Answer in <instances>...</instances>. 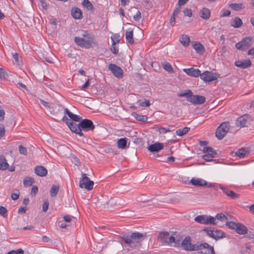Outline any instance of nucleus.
<instances>
[{
  "mask_svg": "<svg viewBox=\"0 0 254 254\" xmlns=\"http://www.w3.org/2000/svg\"><path fill=\"white\" fill-rule=\"evenodd\" d=\"M75 43L81 48L89 49L94 44V36L87 31H83L81 36L74 38Z\"/></svg>",
  "mask_w": 254,
  "mask_h": 254,
  "instance_id": "f257e3e1",
  "label": "nucleus"
},
{
  "mask_svg": "<svg viewBox=\"0 0 254 254\" xmlns=\"http://www.w3.org/2000/svg\"><path fill=\"white\" fill-rule=\"evenodd\" d=\"M95 128V126L93 125V122L88 119H84L81 121L78 125H74V128L73 132L78 134L80 136L84 135L82 130L88 131H93Z\"/></svg>",
  "mask_w": 254,
  "mask_h": 254,
  "instance_id": "f03ea898",
  "label": "nucleus"
},
{
  "mask_svg": "<svg viewBox=\"0 0 254 254\" xmlns=\"http://www.w3.org/2000/svg\"><path fill=\"white\" fill-rule=\"evenodd\" d=\"M143 237V234L136 232L132 233L130 236L124 234L121 238L125 243L131 246L132 244H134L136 242H138L139 240H141Z\"/></svg>",
  "mask_w": 254,
  "mask_h": 254,
  "instance_id": "7ed1b4c3",
  "label": "nucleus"
},
{
  "mask_svg": "<svg viewBox=\"0 0 254 254\" xmlns=\"http://www.w3.org/2000/svg\"><path fill=\"white\" fill-rule=\"evenodd\" d=\"M82 177L80 179L79 186L80 188L85 189L88 191L93 189L94 186L93 181L90 180L85 173H82Z\"/></svg>",
  "mask_w": 254,
  "mask_h": 254,
  "instance_id": "20e7f679",
  "label": "nucleus"
},
{
  "mask_svg": "<svg viewBox=\"0 0 254 254\" xmlns=\"http://www.w3.org/2000/svg\"><path fill=\"white\" fill-rule=\"evenodd\" d=\"M203 231L206 232L208 236L216 240L226 237L225 233L220 230H214L212 229L211 228H205Z\"/></svg>",
  "mask_w": 254,
  "mask_h": 254,
  "instance_id": "39448f33",
  "label": "nucleus"
},
{
  "mask_svg": "<svg viewBox=\"0 0 254 254\" xmlns=\"http://www.w3.org/2000/svg\"><path fill=\"white\" fill-rule=\"evenodd\" d=\"M230 126L228 122L222 123L218 127L216 131V136L219 139H222L230 129Z\"/></svg>",
  "mask_w": 254,
  "mask_h": 254,
  "instance_id": "423d86ee",
  "label": "nucleus"
},
{
  "mask_svg": "<svg viewBox=\"0 0 254 254\" xmlns=\"http://www.w3.org/2000/svg\"><path fill=\"white\" fill-rule=\"evenodd\" d=\"M196 251L200 254H215L213 247L206 243H199Z\"/></svg>",
  "mask_w": 254,
  "mask_h": 254,
  "instance_id": "0eeeda50",
  "label": "nucleus"
},
{
  "mask_svg": "<svg viewBox=\"0 0 254 254\" xmlns=\"http://www.w3.org/2000/svg\"><path fill=\"white\" fill-rule=\"evenodd\" d=\"M199 242L196 244H192L191 238L189 236L186 237L182 242V247L186 251H196Z\"/></svg>",
  "mask_w": 254,
  "mask_h": 254,
  "instance_id": "6e6552de",
  "label": "nucleus"
},
{
  "mask_svg": "<svg viewBox=\"0 0 254 254\" xmlns=\"http://www.w3.org/2000/svg\"><path fill=\"white\" fill-rule=\"evenodd\" d=\"M203 152L204 155L202 156V158L206 161H213L212 158L217 154L216 152L211 147H204L203 149ZM215 161V160H214Z\"/></svg>",
  "mask_w": 254,
  "mask_h": 254,
  "instance_id": "1a4fd4ad",
  "label": "nucleus"
},
{
  "mask_svg": "<svg viewBox=\"0 0 254 254\" xmlns=\"http://www.w3.org/2000/svg\"><path fill=\"white\" fill-rule=\"evenodd\" d=\"M252 38L250 37L243 39L241 41L236 43V48L240 50L245 51L252 44Z\"/></svg>",
  "mask_w": 254,
  "mask_h": 254,
  "instance_id": "9d476101",
  "label": "nucleus"
},
{
  "mask_svg": "<svg viewBox=\"0 0 254 254\" xmlns=\"http://www.w3.org/2000/svg\"><path fill=\"white\" fill-rule=\"evenodd\" d=\"M108 69L112 72L113 74L118 78H121L124 75L123 69L115 64H110L108 66Z\"/></svg>",
  "mask_w": 254,
  "mask_h": 254,
  "instance_id": "9b49d317",
  "label": "nucleus"
},
{
  "mask_svg": "<svg viewBox=\"0 0 254 254\" xmlns=\"http://www.w3.org/2000/svg\"><path fill=\"white\" fill-rule=\"evenodd\" d=\"M187 101L193 105H200L205 101V96H184Z\"/></svg>",
  "mask_w": 254,
  "mask_h": 254,
  "instance_id": "f8f14e48",
  "label": "nucleus"
},
{
  "mask_svg": "<svg viewBox=\"0 0 254 254\" xmlns=\"http://www.w3.org/2000/svg\"><path fill=\"white\" fill-rule=\"evenodd\" d=\"M200 78L205 82H211L217 79L216 75L212 72L205 71L200 75Z\"/></svg>",
  "mask_w": 254,
  "mask_h": 254,
  "instance_id": "ddd939ff",
  "label": "nucleus"
},
{
  "mask_svg": "<svg viewBox=\"0 0 254 254\" xmlns=\"http://www.w3.org/2000/svg\"><path fill=\"white\" fill-rule=\"evenodd\" d=\"M249 116V115L245 114L237 118L236 120V125L237 127H246L247 126Z\"/></svg>",
  "mask_w": 254,
  "mask_h": 254,
  "instance_id": "4468645a",
  "label": "nucleus"
},
{
  "mask_svg": "<svg viewBox=\"0 0 254 254\" xmlns=\"http://www.w3.org/2000/svg\"><path fill=\"white\" fill-rule=\"evenodd\" d=\"M252 64V62L250 60L246 59L242 61H236L235 63V65L243 69L247 68L250 66Z\"/></svg>",
  "mask_w": 254,
  "mask_h": 254,
  "instance_id": "2eb2a0df",
  "label": "nucleus"
},
{
  "mask_svg": "<svg viewBox=\"0 0 254 254\" xmlns=\"http://www.w3.org/2000/svg\"><path fill=\"white\" fill-rule=\"evenodd\" d=\"M183 70L190 76L196 77L200 75V71L198 69H195L193 67L184 68Z\"/></svg>",
  "mask_w": 254,
  "mask_h": 254,
  "instance_id": "dca6fc26",
  "label": "nucleus"
},
{
  "mask_svg": "<svg viewBox=\"0 0 254 254\" xmlns=\"http://www.w3.org/2000/svg\"><path fill=\"white\" fill-rule=\"evenodd\" d=\"M220 189L228 197L232 199H236L240 197V194L235 193L234 191L228 190L224 187L221 186Z\"/></svg>",
  "mask_w": 254,
  "mask_h": 254,
  "instance_id": "f3484780",
  "label": "nucleus"
},
{
  "mask_svg": "<svg viewBox=\"0 0 254 254\" xmlns=\"http://www.w3.org/2000/svg\"><path fill=\"white\" fill-rule=\"evenodd\" d=\"M190 183L196 187L204 186L207 185V182L206 181L202 179L194 178L191 179Z\"/></svg>",
  "mask_w": 254,
  "mask_h": 254,
  "instance_id": "a211bd4d",
  "label": "nucleus"
},
{
  "mask_svg": "<svg viewBox=\"0 0 254 254\" xmlns=\"http://www.w3.org/2000/svg\"><path fill=\"white\" fill-rule=\"evenodd\" d=\"M164 145L162 143H155L149 146L148 149L150 152H157L163 149Z\"/></svg>",
  "mask_w": 254,
  "mask_h": 254,
  "instance_id": "6ab92c4d",
  "label": "nucleus"
},
{
  "mask_svg": "<svg viewBox=\"0 0 254 254\" xmlns=\"http://www.w3.org/2000/svg\"><path fill=\"white\" fill-rule=\"evenodd\" d=\"M248 228L244 225L238 223L235 231L239 234L244 235L248 233Z\"/></svg>",
  "mask_w": 254,
  "mask_h": 254,
  "instance_id": "aec40b11",
  "label": "nucleus"
},
{
  "mask_svg": "<svg viewBox=\"0 0 254 254\" xmlns=\"http://www.w3.org/2000/svg\"><path fill=\"white\" fill-rule=\"evenodd\" d=\"M35 173L37 175L40 177H44L47 174V169L42 166H37L35 168Z\"/></svg>",
  "mask_w": 254,
  "mask_h": 254,
  "instance_id": "412c9836",
  "label": "nucleus"
},
{
  "mask_svg": "<svg viewBox=\"0 0 254 254\" xmlns=\"http://www.w3.org/2000/svg\"><path fill=\"white\" fill-rule=\"evenodd\" d=\"M199 15L201 18L203 19H208L211 15L210 10L207 8L204 7L199 11Z\"/></svg>",
  "mask_w": 254,
  "mask_h": 254,
  "instance_id": "4be33fe9",
  "label": "nucleus"
},
{
  "mask_svg": "<svg viewBox=\"0 0 254 254\" xmlns=\"http://www.w3.org/2000/svg\"><path fill=\"white\" fill-rule=\"evenodd\" d=\"M64 113L66 114L68 117L72 120V121H75V122H79L81 118L76 115H75L73 113H72L71 112H70L68 109L64 108Z\"/></svg>",
  "mask_w": 254,
  "mask_h": 254,
  "instance_id": "5701e85b",
  "label": "nucleus"
},
{
  "mask_svg": "<svg viewBox=\"0 0 254 254\" xmlns=\"http://www.w3.org/2000/svg\"><path fill=\"white\" fill-rule=\"evenodd\" d=\"M71 13L72 17L75 19H79L82 17V12L81 10L77 7L72 8Z\"/></svg>",
  "mask_w": 254,
  "mask_h": 254,
  "instance_id": "b1692460",
  "label": "nucleus"
},
{
  "mask_svg": "<svg viewBox=\"0 0 254 254\" xmlns=\"http://www.w3.org/2000/svg\"><path fill=\"white\" fill-rule=\"evenodd\" d=\"M249 153V150L248 148H242L238 150L235 154L237 156L239 157L240 158H243L246 156L248 155Z\"/></svg>",
  "mask_w": 254,
  "mask_h": 254,
  "instance_id": "393cba45",
  "label": "nucleus"
},
{
  "mask_svg": "<svg viewBox=\"0 0 254 254\" xmlns=\"http://www.w3.org/2000/svg\"><path fill=\"white\" fill-rule=\"evenodd\" d=\"M243 24L241 19L238 17L232 18L231 21V25L235 28H239Z\"/></svg>",
  "mask_w": 254,
  "mask_h": 254,
  "instance_id": "a878e982",
  "label": "nucleus"
},
{
  "mask_svg": "<svg viewBox=\"0 0 254 254\" xmlns=\"http://www.w3.org/2000/svg\"><path fill=\"white\" fill-rule=\"evenodd\" d=\"M126 39L127 41L129 44H133L134 43V40L133 38V30L128 29L126 31Z\"/></svg>",
  "mask_w": 254,
  "mask_h": 254,
  "instance_id": "bb28decb",
  "label": "nucleus"
},
{
  "mask_svg": "<svg viewBox=\"0 0 254 254\" xmlns=\"http://www.w3.org/2000/svg\"><path fill=\"white\" fill-rule=\"evenodd\" d=\"M194 221L197 223L202 224H208L207 215H198L194 218Z\"/></svg>",
  "mask_w": 254,
  "mask_h": 254,
  "instance_id": "cd10ccee",
  "label": "nucleus"
},
{
  "mask_svg": "<svg viewBox=\"0 0 254 254\" xmlns=\"http://www.w3.org/2000/svg\"><path fill=\"white\" fill-rule=\"evenodd\" d=\"M62 120L66 124L70 130L73 132L74 128V125L76 123L69 120L67 117L65 116L63 117Z\"/></svg>",
  "mask_w": 254,
  "mask_h": 254,
  "instance_id": "c85d7f7f",
  "label": "nucleus"
},
{
  "mask_svg": "<svg viewBox=\"0 0 254 254\" xmlns=\"http://www.w3.org/2000/svg\"><path fill=\"white\" fill-rule=\"evenodd\" d=\"M128 138L126 137L118 139L117 144L118 147L121 149H125L127 147V144Z\"/></svg>",
  "mask_w": 254,
  "mask_h": 254,
  "instance_id": "c756f323",
  "label": "nucleus"
},
{
  "mask_svg": "<svg viewBox=\"0 0 254 254\" xmlns=\"http://www.w3.org/2000/svg\"><path fill=\"white\" fill-rule=\"evenodd\" d=\"M193 48L196 51V53L202 54L204 51V48L203 46L200 43H195L193 45Z\"/></svg>",
  "mask_w": 254,
  "mask_h": 254,
  "instance_id": "7c9ffc66",
  "label": "nucleus"
},
{
  "mask_svg": "<svg viewBox=\"0 0 254 254\" xmlns=\"http://www.w3.org/2000/svg\"><path fill=\"white\" fill-rule=\"evenodd\" d=\"M9 167L8 164L7 163L5 158L4 156L0 157V170H5Z\"/></svg>",
  "mask_w": 254,
  "mask_h": 254,
  "instance_id": "2f4dec72",
  "label": "nucleus"
},
{
  "mask_svg": "<svg viewBox=\"0 0 254 254\" xmlns=\"http://www.w3.org/2000/svg\"><path fill=\"white\" fill-rule=\"evenodd\" d=\"M180 41L184 46L186 47L189 44L190 39L188 35H183L180 38Z\"/></svg>",
  "mask_w": 254,
  "mask_h": 254,
  "instance_id": "473e14b6",
  "label": "nucleus"
},
{
  "mask_svg": "<svg viewBox=\"0 0 254 254\" xmlns=\"http://www.w3.org/2000/svg\"><path fill=\"white\" fill-rule=\"evenodd\" d=\"M132 116L137 121L145 122L147 120V117L146 116L140 115L135 112L132 113Z\"/></svg>",
  "mask_w": 254,
  "mask_h": 254,
  "instance_id": "72a5a7b5",
  "label": "nucleus"
},
{
  "mask_svg": "<svg viewBox=\"0 0 254 254\" xmlns=\"http://www.w3.org/2000/svg\"><path fill=\"white\" fill-rule=\"evenodd\" d=\"M35 181L33 178L26 177L23 180V184L25 187H29L32 186Z\"/></svg>",
  "mask_w": 254,
  "mask_h": 254,
  "instance_id": "f704fd0d",
  "label": "nucleus"
},
{
  "mask_svg": "<svg viewBox=\"0 0 254 254\" xmlns=\"http://www.w3.org/2000/svg\"><path fill=\"white\" fill-rule=\"evenodd\" d=\"M136 103L141 107H148L150 105V101L145 99L138 100Z\"/></svg>",
  "mask_w": 254,
  "mask_h": 254,
  "instance_id": "c9c22d12",
  "label": "nucleus"
},
{
  "mask_svg": "<svg viewBox=\"0 0 254 254\" xmlns=\"http://www.w3.org/2000/svg\"><path fill=\"white\" fill-rule=\"evenodd\" d=\"M190 128L189 127H185L183 129H178L176 130V133L179 136H183L187 134Z\"/></svg>",
  "mask_w": 254,
  "mask_h": 254,
  "instance_id": "e433bc0d",
  "label": "nucleus"
},
{
  "mask_svg": "<svg viewBox=\"0 0 254 254\" xmlns=\"http://www.w3.org/2000/svg\"><path fill=\"white\" fill-rule=\"evenodd\" d=\"M163 68L169 72H173V69L172 65L168 62H165L162 63Z\"/></svg>",
  "mask_w": 254,
  "mask_h": 254,
  "instance_id": "4c0bfd02",
  "label": "nucleus"
},
{
  "mask_svg": "<svg viewBox=\"0 0 254 254\" xmlns=\"http://www.w3.org/2000/svg\"><path fill=\"white\" fill-rule=\"evenodd\" d=\"M59 190V187L56 185H53L50 190V195L52 197H55L57 195Z\"/></svg>",
  "mask_w": 254,
  "mask_h": 254,
  "instance_id": "58836bf2",
  "label": "nucleus"
},
{
  "mask_svg": "<svg viewBox=\"0 0 254 254\" xmlns=\"http://www.w3.org/2000/svg\"><path fill=\"white\" fill-rule=\"evenodd\" d=\"M82 4L88 10H92L93 9V4L89 0H83Z\"/></svg>",
  "mask_w": 254,
  "mask_h": 254,
  "instance_id": "ea45409f",
  "label": "nucleus"
},
{
  "mask_svg": "<svg viewBox=\"0 0 254 254\" xmlns=\"http://www.w3.org/2000/svg\"><path fill=\"white\" fill-rule=\"evenodd\" d=\"M112 44L113 45H116L118 44L120 41V36L119 34H116L111 37Z\"/></svg>",
  "mask_w": 254,
  "mask_h": 254,
  "instance_id": "a19ab883",
  "label": "nucleus"
},
{
  "mask_svg": "<svg viewBox=\"0 0 254 254\" xmlns=\"http://www.w3.org/2000/svg\"><path fill=\"white\" fill-rule=\"evenodd\" d=\"M238 223L234 222V221H228L226 223V226L229 229H232L235 231L236 227Z\"/></svg>",
  "mask_w": 254,
  "mask_h": 254,
  "instance_id": "79ce46f5",
  "label": "nucleus"
},
{
  "mask_svg": "<svg viewBox=\"0 0 254 254\" xmlns=\"http://www.w3.org/2000/svg\"><path fill=\"white\" fill-rule=\"evenodd\" d=\"M243 4L242 3H232L229 5L231 8L235 10H239L242 8Z\"/></svg>",
  "mask_w": 254,
  "mask_h": 254,
  "instance_id": "37998d69",
  "label": "nucleus"
},
{
  "mask_svg": "<svg viewBox=\"0 0 254 254\" xmlns=\"http://www.w3.org/2000/svg\"><path fill=\"white\" fill-rule=\"evenodd\" d=\"M215 219L224 222V221L228 220V217L226 216H225L223 213H218L216 215Z\"/></svg>",
  "mask_w": 254,
  "mask_h": 254,
  "instance_id": "c03bdc74",
  "label": "nucleus"
},
{
  "mask_svg": "<svg viewBox=\"0 0 254 254\" xmlns=\"http://www.w3.org/2000/svg\"><path fill=\"white\" fill-rule=\"evenodd\" d=\"M169 236V233H168V232H162L159 233L158 237L159 238L161 239L162 240H165L168 238Z\"/></svg>",
  "mask_w": 254,
  "mask_h": 254,
  "instance_id": "a18cd8bd",
  "label": "nucleus"
},
{
  "mask_svg": "<svg viewBox=\"0 0 254 254\" xmlns=\"http://www.w3.org/2000/svg\"><path fill=\"white\" fill-rule=\"evenodd\" d=\"M156 130L158 131L160 134H164L171 131L169 128H166L163 127H157Z\"/></svg>",
  "mask_w": 254,
  "mask_h": 254,
  "instance_id": "49530a36",
  "label": "nucleus"
},
{
  "mask_svg": "<svg viewBox=\"0 0 254 254\" xmlns=\"http://www.w3.org/2000/svg\"><path fill=\"white\" fill-rule=\"evenodd\" d=\"M231 14L230 10L226 9H223L220 12V16L221 17L229 16Z\"/></svg>",
  "mask_w": 254,
  "mask_h": 254,
  "instance_id": "de8ad7c7",
  "label": "nucleus"
},
{
  "mask_svg": "<svg viewBox=\"0 0 254 254\" xmlns=\"http://www.w3.org/2000/svg\"><path fill=\"white\" fill-rule=\"evenodd\" d=\"M7 254H24V251L21 249H18L16 250L10 251Z\"/></svg>",
  "mask_w": 254,
  "mask_h": 254,
  "instance_id": "09e8293b",
  "label": "nucleus"
},
{
  "mask_svg": "<svg viewBox=\"0 0 254 254\" xmlns=\"http://www.w3.org/2000/svg\"><path fill=\"white\" fill-rule=\"evenodd\" d=\"M183 13L185 16L191 17L192 16V11L190 9L186 8L183 10Z\"/></svg>",
  "mask_w": 254,
  "mask_h": 254,
  "instance_id": "8fccbe9b",
  "label": "nucleus"
},
{
  "mask_svg": "<svg viewBox=\"0 0 254 254\" xmlns=\"http://www.w3.org/2000/svg\"><path fill=\"white\" fill-rule=\"evenodd\" d=\"M19 148V151L20 154H23V155H26L27 154V149L24 147L22 145H20L18 146Z\"/></svg>",
  "mask_w": 254,
  "mask_h": 254,
  "instance_id": "3c124183",
  "label": "nucleus"
},
{
  "mask_svg": "<svg viewBox=\"0 0 254 254\" xmlns=\"http://www.w3.org/2000/svg\"><path fill=\"white\" fill-rule=\"evenodd\" d=\"M215 217H213L211 216H207V222L208 224H212L213 225H215L216 222H215Z\"/></svg>",
  "mask_w": 254,
  "mask_h": 254,
  "instance_id": "603ef678",
  "label": "nucleus"
},
{
  "mask_svg": "<svg viewBox=\"0 0 254 254\" xmlns=\"http://www.w3.org/2000/svg\"><path fill=\"white\" fill-rule=\"evenodd\" d=\"M40 101L41 104L43 106H44L46 108H47L48 109H52V108L51 106V105H50L51 104L49 102L45 101L41 99H40Z\"/></svg>",
  "mask_w": 254,
  "mask_h": 254,
  "instance_id": "864d4df0",
  "label": "nucleus"
},
{
  "mask_svg": "<svg viewBox=\"0 0 254 254\" xmlns=\"http://www.w3.org/2000/svg\"><path fill=\"white\" fill-rule=\"evenodd\" d=\"M5 130L3 125L0 124V138L5 135Z\"/></svg>",
  "mask_w": 254,
  "mask_h": 254,
  "instance_id": "5fc2aeb1",
  "label": "nucleus"
},
{
  "mask_svg": "<svg viewBox=\"0 0 254 254\" xmlns=\"http://www.w3.org/2000/svg\"><path fill=\"white\" fill-rule=\"evenodd\" d=\"M49 201L48 200H46L43 204V206H42V209H43V211L44 212H46L48 209V207H49Z\"/></svg>",
  "mask_w": 254,
  "mask_h": 254,
  "instance_id": "6e6d98bb",
  "label": "nucleus"
},
{
  "mask_svg": "<svg viewBox=\"0 0 254 254\" xmlns=\"http://www.w3.org/2000/svg\"><path fill=\"white\" fill-rule=\"evenodd\" d=\"M7 76V74L5 71V70L2 68H0V78L1 79H5Z\"/></svg>",
  "mask_w": 254,
  "mask_h": 254,
  "instance_id": "4d7b16f0",
  "label": "nucleus"
},
{
  "mask_svg": "<svg viewBox=\"0 0 254 254\" xmlns=\"http://www.w3.org/2000/svg\"><path fill=\"white\" fill-rule=\"evenodd\" d=\"M17 85H19V87H20L23 91L24 90H27V94H29L28 89H27L26 86L25 84H23L22 82H18L17 83Z\"/></svg>",
  "mask_w": 254,
  "mask_h": 254,
  "instance_id": "13d9d810",
  "label": "nucleus"
},
{
  "mask_svg": "<svg viewBox=\"0 0 254 254\" xmlns=\"http://www.w3.org/2000/svg\"><path fill=\"white\" fill-rule=\"evenodd\" d=\"M38 191V188L36 186H33L31 189V194L32 195H36Z\"/></svg>",
  "mask_w": 254,
  "mask_h": 254,
  "instance_id": "bf43d9fd",
  "label": "nucleus"
},
{
  "mask_svg": "<svg viewBox=\"0 0 254 254\" xmlns=\"http://www.w3.org/2000/svg\"><path fill=\"white\" fill-rule=\"evenodd\" d=\"M5 112L2 109V107L0 106V122H2L4 119Z\"/></svg>",
  "mask_w": 254,
  "mask_h": 254,
  "instance_id": "052dcab7",
  "label": "nucleus"
},
{
  "mask_svg": "<svg viewBox=\"0 0 254 254\" xmlns=\"http://www.w3.org/2000/svg\"><path fill=\"white\" fill-rule=\"evenodd\" d=\"M7 212V209L3 206L0 207V215L3 217H5V215Z\"/></svg>",
  "mask_w": 254,
  "mask_h": 254,
  "instance_id": "680f3d73",
  "label": "nucleus"
},
{
  "mask_svg": "<svg viewBox=\"0 0 254 254\" xmlns=\"http://www.w3.org/2000/svg\"><path fill=\"white\" fill-rule=\"evenodd\" d=\"M141 13L140 11H137L136 13L133 16V19L135 21H138L141 18Z\"/></svg>",
  "mask_w": 254,
  "mask_h": 254,
  "instance_id": "e2e57ef3",
  "label": "nucleus"
},
{
  "mask_svg": "<svg viewBox=\"0 0 254 254\" xmlns=\"http://www.w3.org/2000/svg\"><path fill=\"white\" fill-rule=\"evenodd\" d=\"M178 95H193L190 90H186L183 93L179 94Z\"/></svg>",
  "mask_w": 254,
  "mask_h": 254,
  "instance_id": "0e129e2a",
  "label": "nucleus"
},
{
  "mask_svg": "<svg viewBox=\"0 0 254 254\" xmlns=\"http://www.w3.org/2000/svg\"><path fill=\"white\" fill-rule=\"evenodd\" d=\"M111 51L112 52V53L116 55L118 53L119 50H118V48L115 46V45H113L112 44Z\"/></svg>",
  "mask_w": 254,
  "mask_h": 254,
  "instance_id": "69168bd1",
  "label": "nucleus"
},
{
  "mask_svg": "<svg viewBox=\"0 0 254 254\" xmlns=\"http://www.w3.org/2000/svg\"><path fill=\"white\" fill-rule=\"evenodd\" d=\"M19 196V192H18V193H12L11 197L13 200H15L18 198Z\"/></svg>",
  "mask_w": 254,
  "mask_h": 254,
  "instance_id": "338daca9",
  "label": "nucleus"
},
{
  "mask_svg": "<svg viewBox=\"0 0 254 254\" xmlns=\"http://www.w3.org/2000/svg\"><path fill=\"white\" fill-rule=\"evenodd\" d=\"M64 220L66 222H70L72 219V216L68 215H66L64 217Z\"/></svg>",
  "mask_w": 254,
  "mask_h": 254,
  "instance_id": "774afa93",
  "label": "nucleus"
}]
</instances>
